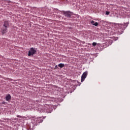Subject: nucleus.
I'll return each instance as SVG.
<instances>
[{"label": "nucleus", "mask_w": 130, "mask_h": 130, "mask_svg": "<svg viewBox=\"0 0 130 130\" xmlns=\"http://www.w3.org/2000/svg\"><path fill=\"white\" fill-rule=\"evenodd\" d=\"M9 26V22L8 21H5L4 22V24L3 26V28L2 29V32L3 35H4L5 33L7 32V28H8Z\"/></svg>", "instance_id": "obj_1"}, {"label": "nucleus", "mask_w": 130, "mask_h": 130, "mask_svg": "<svg viewBox=\"0 0 130 130\" xmlns=\"http://www.w3.org/2000/svg\"><path fill=\"white\" fill-rule=\"evenodd\" d=\"M36 53V50L34 48H31L30 49V50L28 51V55L29 56H33Z\"/></svg>", "instance_id": "obj_2"}, {"label": "nucleus", "mask_w": 130, "mask_h": 130, "mask_svg": "<svg viewBox=\"0 0 130 130\" xmlns=\"http://www.w3.org/2000/svg\"><path fill=\"white\" fill-rule=\"evenodd\" d=\"M63 15L67 17H71L73 13L70 11H63Z\"/></svg>", "instance_id": "obj_3"}, {"label": "nucleus", "mask_w": 130, "mask_h": 130, "mask_svg": "<svg viewBox=\"0 0 130 130\" xmlns=\"http://www.w3.org/2000/svg\"><path fill=\"white\" fill-rule=\"evenodd\" d=\"M88 75V72H85L84 73H83L82 77H81V82H83L85 78H86L87 76Z\"/></svg>", "instance_id": "obj_4"}, {"label": "nucleus", "mask_w": 130, "mask_h": 130, "mask_svg": "<svg viewBox=\"0 0 130 130\" xmlns=\"http://www.w3.org/2000/svg\"><path fill=\"white\" fill-rule=\"evenodd\" d=\"M34 120L37 122V123H40V122H43V120L42 117H39L37 118L34 119Z\"/></svg>", "instance_id": "obj_5"}, {"label": "nucleus", "mask_w": 130, "mask_h": 130, "mask_svg": "<svg viewBox=\"0 0 130 130\" xmlns=\"http://www.w3.org/2000/svg\"><path fill=\"white\" fill-rule=\"evenodd\" d=\"M91 23L92 25H95V26H98L99 25V23L96 22L94 21L93 20L91 21Z\"/></svg>", "instance_id": "obj_6"}, {"label": "nucleus", "mask_w": 130, "mask_h": 130, "mask_svg": "<svg viewBox=\"0 0 130 130\" xmlns=\"http://www.w3.org/2000/svg\"><path fill=\"white\" fill-rule=\"evenodd\" d=\"M11 96L10 94H8V95L6 96V101H9V100H11Z\"/></svg>", "instance_id": "obj_7"}, {"label": "nucleus", "mask_w": 130, "mask_h": 130, "mask_svg": "<svg viewBox=\"0 0 130 130\" xmlns=\"http://www.w3.org/2000/svg\"><path fill=\"white\" fill-rule=\"evenodd\" d=\"M58 66L60 67V68H62L64 67V64L63 63H59Z\"/></svg>", "instance_id": "obj_8"}, {"label": "nucleus", "mask_w": 130, "mask_h": 130, "mask_svg": "<svg viewBox=\"0 0 130 130\" xmlns=\"http://www.w3.org/2000/svg\"><path fill=\"white\" fill-rule=\"evenodd\" d=\"M118 25L120 28H122L123 26H124V25L121 24H118Z\"/></svg>", "instance_id": "obj_9"}, {"label": "nucleus", "mask_w": 130, "mask_h": 130, "mask_svg": "<svg viewBox=\"0 0 130 130\" xmlns=\"http://www.w3.org/2000/svg\"><path fill=\"white\" fill-rule=\"evenodd\" d=\"M108 42L110 43V45H111L112 43V40H109Z\"/></svg>", "instance_id": "obj_10"}, {"label": "nucleus", "mask_w": 130, "mask_h": 130, "mask_svg": "<svg viewBox=\"0 0 130 130\" xmlns=\"http://www.w3.org/2000/svg\"><path fill=\"white\" fill-rule=\"evenodd\" d=\"M96 45H97V43H95V42H93V43H92V45L94 46H96Z\"/></svg>", "instance_id": "obj_11"}, {"label": "nucleus", "mask_w": 130, "mask_h": 130, "mask_svg": "<svg viewBox=\"0 0 130 130\" xmlns=\"http://www.w3.org/2000/svg\"><path fill=\"white\" fill-rule=\"evenodd\" d=\"M77 83L78 86H80V85H81L80 82H79L78 81H77Z\"/></svg>", "instance_id": "obj_12"}, {"label": "nucleus", "mask_w": 130, "mask_h": 130, "mask_svg": "<svg viewBox=\"0 0 130 130\" xmlns=\"http://www.w3.org/2000/svg\"><path fill=\"white\" fill-rule=\"evenodd\" d=\"M109 14H110L109 12H108V11L106 12V14L107 15H109Z\"/></svg>", "instance_id": "obj_13"}, {"label": "nucleus", "mask_w": 130, "mask_h": 130, "mask_svg": "<svg viewBox=\"0 0 130 130\" xmlns=\"http://www.w3.org/2000/svg\"><path fill=\"white\" fill-rule=\"evenodd\" d=\"M55 68L56 69L57 68H58V67H57V66L56 65V66H55Z\"/></svg>", "instance_id": "obj_14"}, {"label": "nucleus", "mask_w": 130, "mask_h": 130, "mask_svg": "<svg viewBox=\"0 0 130 130\" xmlns=\"http://www.w3.org/2000/svg\"><path fill=\"white\" fill-rule=\"evenodd\" d=\"M17 117H20V116H19V115H17Z\"/></svg>", "instance_id": "obj_15"}]
</instances>
